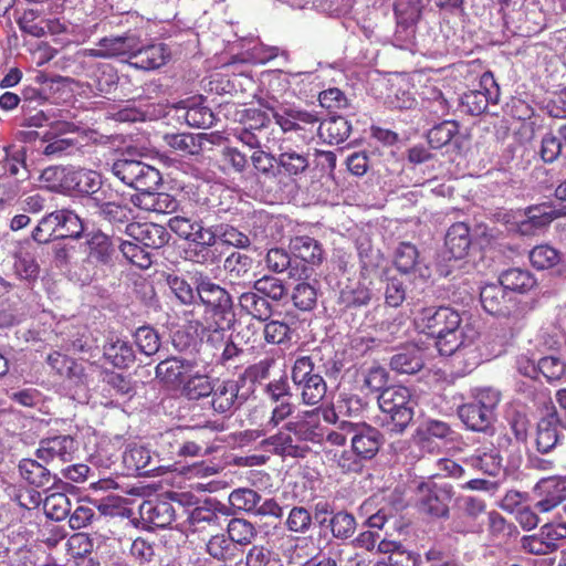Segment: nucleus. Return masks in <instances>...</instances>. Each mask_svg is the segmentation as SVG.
<instances>
[{"label": "nucleus", "mask_w": 566, "mask_h": 566, "mask_svg": "<svg viewBox=\"0 0 566 566\" xmlns=\"http://www.w3.org/2000/svg\"><path fill=\"white\" fill-rule=\"evenodd\" d=\"M418 329L436 338L440 355L451 356L470 346L480 333L474 322L463 319L450 306H423L415 313Z\"/></svg>", "instance_id": "nucleus-1"}, {"label": "nucleus", "mask_w": 566, "mask_h": 566, "mask_svg": "<svg viewBox=\"0 0 566 566\" xmlns=\"http://www.w3.org/2000/svg\"><path fill=\"white\" fill-rule=\"evenodd\" d=\"M480 301L485 312L493 316L506 318L512 329L520 331L525 316L523 307L518 305L515 295L500 281L485 284L480 291Z\"/></svg>", "instance_id": "nucleus-2"}, {"label": "nucleus", "mask_w": 566, "mask_h": 566, "mask_svg": "<svg viewBox=\"0 0 566 566\" xmlns=\"http://www.w3.org/2000/svg\"><path fill=\"white\" fill-rule=\"evenodd\" d=\"M111 171L125 185L137 191L155 190L161 182V175L158 169L140 160L130 159L125 156L116 159Z\"/></svg>", "instance_id": "nucleus-3"}, {"label": "nucleus", "mask_w": 566, "mask_h": 566, "mask_svg": "<svg viewBox=\"0 0 566 566\" xmlns=\"http://www.w3.org/2000/svg\"><path fill=\"white\" fill-rule=\"evenodd\" d=\"M410 391L403 386H391L381 390L378 405L381 411L390 417L391 431L402 432L413 417Z\"/></svg>", "instance_id": "nucleus-4"}, {"label": "nucleus", "mask_w": 566, "mask_h": 566, "mask_svg": "<svg viewBox=\"0 0 566 566\" xmlns=\"http://www.w3.org/2000/svg\"><path fill=\"white\" fill-rule=\"evenodd\" d=\"M193 283L197 286V298L206 307L209 317L235 315L232 296L226 287L214 283L202 272L195 274Z\"/></svg>", "instance_id": "nucleus-5"}, {"label": "nucleus", "mask_w": 566, "mask_h": 566, "mask_svg": "<svg viewBox=\"0 0 566 566\" xmlns=\"http://www.w3.org/2000/svg\"><path fill=\"white\" fill-rule=\"evenodd\" d=\"M338 429L349 433L352 450L364 461L374 459L384 444L382 433L364 421L353 422L343 420Z\"/></svg>", "instance_id": "nucleus-6"}, {"label": "nucleus", "mask_w": 566, "mask_h": 566, "mask_svg": "<svg viewBox=\"0 0 566 566\" xmlns=\"http://www.w3.org/2000/svg\"><path fill=\"white\" fill-rule=\"evenodd\" d=\"M264 394L274 403V407L269 419L261 424L263 434L276 428L294 411V405L291 402L293 394L286 376H281L279 379H273L266 384Z\"/></svg>", "instance_id": "nucleus-7"}, {"label": "nucleus", "mask_w": 566, "mask_h": 566, "mask_svg": "<svg viewBox=\"0 0 566 566\" xmlns=\"http://www.w3.org/2000/svg\"><path fill=\"white\" fill-rule=\"evenodd\" d=\"M452 495V488L449 485L421 482L416 489V505L420 512L432 517L448 518Z\"/></svg>", "instance_id": "nucleus-8"}, {"label": "nucleus", "mask_w": 566, "mask_h": 566, "mask_svg": "<svg viewBox=\"0 0 566 566\" xmlns=\"http://www.w3.org/2000/svg\"><path fill=\"white\" fill-rule=\"evenodd\" d=\"M500 88L490 72H485L480 78V90H472L461 97V107L470 115H480L486 112L489 104H497Z\"/></svg>", "instance_id": "nucleus-9"}, {"label": "nucleus", "mask_w": 566, "mask_h": 566, "mask_svg": "<svg viewBox=\"0 0 566 566\" xmlns=\"http://www.w3.org/2000/svg\"><path fill=\"white\" fill-rule=\"evenodd\" d=\"M168 226L179 238L190 241L193 245H216L218 228L206 227L202 221L192 220L185 216H175L169 219Z\"/></svg>", "instance_id": "nucleus-10"}, {"label": "nucleus", "mask_w": 566, "mask_h": 566, "mask_svg": "<svg viewBox=\"0 0 566 566\" xmlns=\"http://www.w3.org/2000/svg\"><path fill=\"white\" fill-rule=\"evenodd\" d=\"M533 491L538 497L535 510L548 513L566 501V476L554 475L541 479Z\"/></svg>", "instance_id": "nucleus-11"}, {"label": "nucleus", "mask_w": 566, "mask_h": 566, "mask_svg": "<svg viewBox=\"0 0 566 566\" xmlns=\"http://www.w3.org/2000/svg\"><path fill=\"white\" fill-rule=\"evenodd\" d=\"M76 450V442L71 436H56L41 440L35 454L46 464L54 461L65 463L73 461Z\"/></svg>", "instance_id": "nucleus-12"}, {"label": "nucleus", "mask_w": 566, "mask_h": 566, "mask_svg": "<svg viewBox=\"0 0 566 566\" xmlns=\"http://www.w3.org/2000/svg\"><path fill=\"white\" fill-rule=\"evenodd\" d=\"M125 233L144 248L156 250L165 247L170 240V234L166 228L153 222L128 223Z\"/></svg>", "instance_id": "nucleus-13"}, {"label": "nucleus", "mask_w": 566, "mask_h": 566, "mask_svg": "<svg viewBox=\"0 0 566 566\" xmlns=\"http://www.w3.org/2000/svg\"><path fill=\"white\" fill-rule=\"evenodd\" d=\"M558 413L553 407L552 411L541 418L535 431V448L541 454L553 452L562 441V434L558 430Z\"/></svg>", "instance_id": "nucleus-14"}, {"label": "nucleus", "mask_w": 566, "mask_h": 566, "mask_svg": "<svg viewBox=\"0 0 566 566\" xmlns=\"http://www.w3.org/2000/svg\"><path fill=\"white\" fill-rule=\"evenodd\" d=\"M539 156L546 164L562 160L566 167V124L546 132L541 139Z\"/></svg>", "instance_id": "nucleus-15"}, {"label": "nucleus", "mask_w": 566, "mask_h": 566, "mask_svg": "<svg viewBox=\"0 0 566 566\" xmlns=\"http://www.w3.org/2000/svg\"><path fill=\"white\" fill-rule=\"evenodd\" d=\"M170 57V52L166 44L157 43L147 46L137 44V50H134L130 65L140 70H154L163 66Z\"/></svg>", "instance_id": "nucleus-16"}, {"label": "nucleus", "mask_w": 566, "mask_h": 566, "mask_svg": "<svg viewBox=\"0 0 566 566\" xmlns=\"http://www.w3.org/2000/svg\"><path fill=\"white\" fill-rule=\"evenodd\" d=\"M193 366L190 360L168 358L156 366V377L166 386L177 388L185 382L186 374L190 373Z\"/></svg>", "instance_id": "nucleus-17"}, {"label": "nucleus", "mask_w": 566, "mask_h": 566, "mask_svg": "<svg viewBox=\"0 0 566 566\" xmlns=\"http://www.w3.org/2000/svg\"><path fill=\"white\" fill-rule=\"evenodd\" d=\"M235 315L222 317H207L203 334L208 345L220 349L222 345L229 342L233 335Z\"/></svg>", "instance_id": "nucleus-18"}, {"label": "nucleus", "mask_w": 566, "mask_h": 566, "mask_svg": "<svg viewBox=\"0 0 566 566\" xmlns=\"http://www.w3.org/2000/svg\"><path fill=\"white\" fill-rule=\"evenodd\" d=\"M133 202L143 210L156 213H172L178 208V201L171 195L154 190L140 191L133 197Z\"/></svg>", "instance_id": "nucleus-19"}, {"label": "nucleus", "mask_w": 566, "mask_h": 566, "mask_svg": "<svg viewBox=\"0 0 566 566\" xmlns=\"http://www.w3.org/2000/svg\"><path fill=\"white\" fill-rule=\"evenodd\" d=\"M265 264L268 270L274 273L287 271L291 277L307 276V266L304 264L300 265L287 251L281 248H272L268 251Z\"/></svg>", "instance_id": "nucleus-20"}, {"label": "nucleus", "mask_w": 566, "mask_h": 566, "mask_svg": "<svg viewBox=\"0 0 566 566\" xmlns=\"http://www.w3.org/2000/svg\"><path fill=\"white\" fill-rule=\"evenodd\" d=\"M139 511L142 518L153 527L165 528L175 520V509L168 501H146Z\"/></svg>", "instance_id": "nucleus-21"}, {"label": "nucleus", "mask_w": 566, "mask_h": 566, "mask_svg": "<svg viewBox=\"0 0 566 566\" xmlns=\"http://www.w3.org/2000/svg\"><path fill=\"white\" fill-rule=\"evenodd\" d=\"M238 305L242 313L250 315L260 322H266L273 313L271 302L260 295L252 287L239 295Z\"/></svg>", "instance_id": "nucleus-22"}, {"label": "nucleus", "mask_w": 566, "mask_h": 566, "mask_svg": "<svg viewBox=\"0 0 566 566\" xmlns=\"http://www.w3.org/2000/svg\"><path fill=\"white\" fill-rule=\"evenodd\" d=\"M455 431L444 421L428 420L419 429L421 448L433 451L438 444L433 446V440L438 439L443 443L453 442L455 440Z\"/></svg>", "instance_id": "nucleus-23"}, {"label": "nucleus", "mask_w": 566, "mask_h": 566, "mask_svg": "<svg viewBox=\"0 0 566 566\" xmlns=\"http://www.w3.org/2000/svg\"><path fill=\"white\" fill-rule=\"evenodd\" d=\"M390 367L398 374L413 375L423 367V353L415 346L408 345L390 358Z\"/></svg>", "instance_id": "nucleus-24"}, {"label": "nucleus", "mask_w": 566, "mask_h": 566, "mask_svg": "<svg viewBox=\"0 0 566 566\" xmlns=\"http://www.w3.org/2000/svg\"><path fill=\"white\" fill-rule=\"evenodd\" d=\"M103 350L105 358L118 368L128 367L136 358L129 342L116 335H112L107 338Z\"/></svg>", "instance_id": "nucleus-25"}, {"label": "nucleus", "mask_w": 566, "mask_h": 566, "mask_svg": "<svg viewBox=\"0 0 566 566\" xmlns=\"http://www.w3.org/2000/svg\"><path fill=\"white\" fill-rule=\"evenodd\" d=\"M290 249L294 254V260L304 261L307 264H321L324 259V250L322 244L312 237L300 235L295 237L290 242Z\"/></svg>", "instance_id": "nucleus-26"}, {"label": "nucleus", "mask_w": 566, "mask_h": 566, "mask_svg": "<svg viewBox=\"0 0 566 566\" xmlns=\"http://www.w3.org/2000/svg\"><path fill=\"white\" fill-rule=\"evenodd\" d=\"M227 507L218 501L206 500L201 505L195 507L188 515V522L195 531L200 524L207 523L210 526H220V514L224 515Z\"/></svg>", "instance_id": "nucleus-27"}, {"label": "nucleus", "mask_w": 566, "mask_h": 566, "mask_svg": "<svg viewBox=\"0 0 566 566\" xmlns=\"http://www.w3.org/2000/svg\"><path fill=\"white\" fill-rule=\"evenodd\" d=\"M139 38L133 33H125L118 36H106L101 39L96 45L103 46L106 59L128 56L130 62L134 50H137Z\"/></svg>", "instance_id": "nucleus-28"}, {"label": "nucleus", "mask_w": 566, "mask_h": 566, "mask_svg": "<svg viewBox=\"0 0 566 566\" xmlns=\"http://www.w3.org/2000/svg\"><path fill=\"white\" fill-rule=\"evenodd\" d=\"M458 415L462 422L473 431L486 432L495 420V415H492L478 405L469 401L458 408Z\"/></svg>", "instance_id": "nucleus-29"}, {"label": "nucleus", "mask_w": 566, "mask_h": 566, "mask_svg": "<svg viewBox=\"0 0 566 566\" xmlns=\"http://www.w3.org/2000/svg\"><path fill=\"white\" fill-rule=\"evenodd\" d=\"M211 407L218 413H226L231 411L239 399V385L235 380H223L217 386H213V391L210 395Z\"/></svg>", "instance_id": "nucleus-30"}, {"label": "nucleus", "mask_w": 566, "mask_h": 566, "mask_svg": "<svg viewBox=\"0 0 566 566\" xmlns=\"http://www.w3.org/2000/svg\"><path fill=\"white\" fill-rule=\"evenodd\" d=\"M276 165L277 174H284L294 179L307 171L310 158L307 154L297 153L290 148L279 154Z\"/></svg>", "instance_id": "nucleus-31"}, {"label": "nucleus", "mask_w": 566, "mask_h": 566, "mask_svg": "<svg viewBox=\"0 0 566 566\" xmlns=\"http://www.w3.org/2000/svg\"><path fill=\"white\" fill-rule=\"evenodd\" d=\"M471 245L469 227L463 222L452 224L446 234V247L454 259H462L468 254Z\"/></svg>", "instance_id": "nucleus-32"}, {"label": "nucleus", "mask_w": 566, "mask_h": 566, "mask_svg": "<svg viewBox=\"0 0 566 566\" xmlns=\"http://www.w3.org/2000/svg\"><path fill=\"white\" fill-rule=\"evenodd\" d=\"M88 255L101 264H109L116 253V245L113 240L101 231L88 234L86 241Z\"/></svg>", "instance_id": "nucleus-33"}, {"label": "nucleus", "mask_w": 566, "mask_h": 566, "mask_svg": "<svg viewBox=\"0 0 566 566\" xmlns=\"http://www.w3.org/2000/svg\"><path fill=\"white\" fill-rule=\"evenodd\" d=\"M166 144L181 156L198 155L202 151L205 134H167Z\"/></svg>", "instance_id": "nucleus-34"}, {"label": "nucleus", "mask_w": 566, "mask_h": 566, "mask_svg": "<svg viewBox=\"0 0 566 566\" xmlns=\"http://www.w3.org/2000/svg\"><path fill=\"white\" fill-rule=\"evenodd\" d=\"M251 287L269 302L280 303L289 296L287 287L284 282L270 274H264L258 280L252 281Z\"/></svg>", "instance_id": "nucleus-35"}, {"label": "nucleus", "mask_w": 566, "mask_h": 566, "mask_svg": "<svg viewBox=\"0 0 566 566\" xmlns=\"http://www.w3.org/2000/svg\"><path fill=\"white\" fill-rule=\"evenodd\" d=\"M81 169L49 167L43 170L42 179L53 181L52 187H59L65 191H76L80 184Z\"/></svg>", "instance_id": "nucleus-36"}, {"label": "nucleus", "mask_w": 566, "mask_h": 566, "mask_svg": "<svg viewBox=\"0 0 566 566\" xmlns=\"http://www.w3.org/2000/svg\"><path fill=\"white\" fill-rule=\"evenodd\" d=\"M306 417L311 420L298 419L290 421L285 424L287 431H293L296 440L319 442L323 438L322 429L313 422V419H317V412L315 410L307 411Z\"/></svg>", "instance_id": "nucleus-37"}, {"label": "nucleus", "mask_w": 566, "mask_h": 566, "mask_svg": "<svg viewBox=\"0 0 566 566\" xmlns=\"http://www.w3.org/2000/svg\"><path fill=\"white\" fill-rule=\"evenodd\" d=\"M352 126L343 116H334L319 125V136L328 144L337 145L347 139Z\"/></svg>", "instance_id": "nucleus-38"}, {"label": "nucleus", "mask_w": 566, "mask_h": 566, "mask_svg": "<svg viewBox=\"0 0 566 566\" xmlns=\"http://www.w3.org/2000/svg\"><path fill=\"white\" fill-rule=\"evenodd\" d=\"M253 260L251 256L232 252L223 262V270L226 271L230 282L235 284L240 280L250 277Z\"/></svg>", "instance_id": "nucleus-39"}, {"label": "nucleus", "mask_w": 566, "mask_h": 566, "mask_svg": "<svg viewBox=\"0 0 566 566\" xmlns=\"http://www.w3.org/2000/svg\"><path fill=\"white\" fill-rule=\"evenodd\" d=\"M20 475L36 488L48 486L52 475L49 469L32 459H22L19 463Z\"/></svg>", "instance_id": "nucleus-40"}, {"label": "nucleus", "mask_w": 566, "mask_h": 566, "mask_svg": "<svg viewBox=\"0 0 566 566\" xmlns=\"http://www.w3.org/2000/svg\"><path fill=\"white\" fill-rule=\"evenodd\" d=\"M60 233L56 237L78 239L84 226L80 217L72 210L60 209L53 211Z\"/></svg>", "instance_id": "nucleus-41"}, {"label": "nucleus", "mask_w": 566, "mask_h": 566, "mask_svg": "<svg viewBox=\"0 0 566 566\" xmlns=\"http://www.w3.org/2000/svg\"><path fill=\"white\" fill-rule=\"evenodd\" d=\"M500 282L514 294V292L525 293L536 285L535 277L526 270L510 269L500 276Z\"/></svg>", "instance_id": "nucleus-42"}, {"label": "nucleus", "mask_w": 566, "mask_h": 566, "mask_svg": "<svg viewBox=\"0 0 566 566\" xmlns=\"http://www.w3.org/2000/svg\"><path fill=\"white\" fill-rule=\"evenodd\" d=\"M563 209H558L551 201H545L538 205H533L524 210V217L531 219L537 228L543 229L552 221L564 214Z\"/></svg>", "instance_id": "nucleus-43"}, {"label": "nucleus", "mask_w": 566, "mask_h": 566, "mask_svg": "<svg viewBox=\"0 0 566 566\" xmlns=\"http://www.w3.org/2000/svg\"><path fill=\"white\" fill-rule=\"evenodd\" d=\"M291 433H293V431H287L284 428V431H280L276 434L271 436L264 441V443L272 446L273 451L276 454L294 458L303 457L306 449L297 446L295 443L296 438H293Z\"/></svg>", "instance_id": "nucleus-44"}, {"label": "nucleus", "mask_w": 566, "mask_h": 566, "mask_svg": "<svg viewBox=\"0 0 566 566\" xmlns=\"http://www.w3.org/2000/svg\"><path fill=\"white\" fill-rule=\"evenodd\" d=\"M123 462L128 470L139 474H147L156 469L150 468V451L142 446L127 448L123 454Z\"/></svg>", "instance_id": "nucleus-45"}, {"label": "nucleus", "mask_w": 566, "mask_h": 566, "mask_svg": "<svg viewBox=\"0 0 566 566\" xmlns=\"http://www.w3.org/2000/svg\"><path fill=\"white\" fill-rule=\"evenodd\" d=\"M98 208V213L113 224H124L129 221L132 210L126 205L115 201H102L99 197L92 198Z\"/></svg>", "instance_id": "nucleus-46"}, {"label": "nucleus", "mask_w": 566, "mask_h": 566, "mask_svg": "<svg viewBox=\"0 0 566 566\" xmlns=\"http://www.w3.org/2000/svg\"><path fill=\"white\" fill-rule=\"evenodd\" d=\"M458 133L459 125L455 120H443L428 132V143L432 148L439 149L450 144Z\"/></svg>", "instance_id": "nucleus-47"}, {"label": "nucleus", "mask_w": 566, "mask_h": 566, "mask_svg": "<svg viewBox=\"0 0 566 566\" xmlns=\"http://www.w3.org/2000/svg\"><path fill=\"white\" fill-rule=\"evenodd\" d=\"M45 515L53 521H63L71 512V501L64 493H52L43 501Z\"/></svg>", "instance_id": "nucleus-48"}, {"label": "nucleus", "mask_w": 566, "mask_h": 566, "mask_svg": "<svg viewBox=\"0 0 566 566\" xmlns=\"http://www.w3.org/2000/svg\"><path fill=\"white\" fill-rule=\"evenodd\" d=\"M256 536V530L252 523L243 518H232L228 524V538L234 545L251 544Z\"/></svg>", "instance_id": "nucleus-49"}, {"label": "nucleus", "mask_w": 566, "mask_h": 566, "mask_svg": "<svg viewBox=\"0 0 566 566\" xmlns=\"http://www.w3.org/2000/svg\"><path fill=\"white\" fill-rule=\"evenodd\" d=\"M395 14L397 18V27L394 34V43L400 49H409L416 33L415 20L410 19V17H405L403 13L399 11L398 7H395Z\"/></svg>", "instance_id": "nucleus-50"}, {"label": "nucleus", "mask_w": 566, "mask_h": 566, "mask_svg": "<svg viewBox=\"0 0 566 566\" xmlns=\"http://www.w3.org/2000/svg\"><path fill=\"white\" fill-rule=\"evenodd\" d=\"M213 391L210 378L206 375L196 374L189 377L182 386V395L190 400H199L208 397Z\"/></svg>", "instance_id": "nucleus-51"}, {"label": "nucleus", "mask_w": 566, "mask_h": 566, "mask_svg": "<svg viewBox=\"0 0 566 566\" xmlns=\"http://www.w3.org/2000/svg\"><path fill=\"white\" fill-rule=\"evenodd\" d=\"M538 531L543 535L542 538L546 541L552 553L557 552L566 545V522H548L542 525Z\"/></svg>", "instance_id": "nucleus-52"}, {"label": "nucleus", "mask_w": 566, "mask_h": 566, "mask_svg": "<svg viewBox=\"0 0 566 566\" xmlns=\"http://www.w3.org/2000/svg\"><path fill=\"white\" fill-rule=\"evenodd\" d=\"M328 526L334 537L347 539L352 537L356 531V520L353 514L339 511L329 518Z\"/></svg>", "instance_id": "nucleus-53"}, {"label": "nucleus", "mask_w": 566, "mask_h": 566, "mask_svg": "<svg viewBox=\"0 0 566 566\" xmlns=\"http://www.w3.org/2000/svg\"><path fill=\"white\" fill-rule=\"evenodd\" d=\"M234 545L224 534L211 536L206 544L207 553L219 562H231L234 558Z\"/></svg>", "instance_id": "nucleus-54"}, {"label": "nucleus", "mask_w": 566, "mask_h": 566, "mask_svg": "<svg viewBox=\"0 0 566 566\" xmlns=\"http://www.w3.org/2000/svg\"><path fill=\"white\" fill-rule=\"evenodd\" d=\"M291 300L300 311H311L317 302V291L315 286L307 282L297 283L291 294Z\"/></svg>", "instance_id": "nucleus-55"}, {"label": "nucleus", "mask_w": 566, "mask_h": 566, "mask_svg": "<svg viewBox=\"0 0 566 566\" xmlns=\"http://www.w3.org/2000/svg\"><path fill=\"white\" fill-rule=\"evenodd\" d=\"M530 261L534 268L546 270L555 266L560 261V254L553 247L542 244L531 250Z\"/></svg>", "instance_id": "nucleus-56"}, {"label": "nucleus", "mask_w": 566, "mask_h": 566, "mask_svg": "<svg viewBox=\"0 0 566 566\" xmlns=\"http://www.w3.org/2000/svg\"><path fill=\"white\" fill-rule=\"evenodd\" d=\"M296 390L300 392L303 403L314 406L323 400L326 395L327 386L324 378L321 376L298 385Z\"/></svg>", "instance_id": "nucleus-57"}, {"label": "nucleus", "mask_w": 566, "mask_h": 566, "mask_svg": "<svg viewBox=\"0 0 566 566\" xmlns=\"http://www.w3.org/2000/svg\"><path fill=\"white\" fill-rule=\"evenodd\" d=\"M261 500V495L252 489H237L229 495V503L232 507L249 513H254L256 504Z\"/></svg>", "instance_id": "nucleus-58"}, {"label": "nucleus", "mask_w": 566, "mask_h": 566, "mask_svg": "<svg viewBox=\"0 0 566 566\" xmlns=\"http://www.w3.org/2000/svg\"><path fill=\"white\" fill-rule=\"evenodd\" d=\"M418 258L419 253L413 244L401 242L396 250L395 264L400 272L409 273L416 269Z\"/></svg>", "instance_id": "nucleus-59"}, {"label": "nucleus", "mask_w": 566, "mask_h": 566, "mask_svg": "<svg viewBox=\"0 0 566 566\" xmlns=\"http://www.w3.org/2000/svg\"><path fill=\"white\" fill-rule=\"evenodd\" d=\"M135 343L140 353L146 356L156 354L160 347L157 332L149 326H142L135 333Z\"/></svg>", "instance_id": "nucleus-60"}, {"label": "nucleus", "mask_w": 566, "mask_h": 566, "mask_svg": "<svg viewBox=\"0 0 566 566\" xmlns=\"http://www.w3.org/2000/svg\"><path fill=\"white\" fill-rule=\"evenodd\" d=\"M318 377L321 375L314 371V363L310 356H302L295 359L291 371V378L295 387Z\"/></svg>", "instance_id": "nucleus-61"}, {"label": "nucleus", "mask_w": 566, "mask_h": 566, "mask_svg": "<svg viewBox=\"0 0 566 566\" xmlns=\"http://www.w3.org/2000/svg\"><path fill=\"white\" fill-rule=\"evenodd\" d=\"M184 118L189 126L197 128H209L214 122L212 111L202 105H192L188 107L185 112Z\"/></svg>", "instance_id": "nucleus-62"}, {"label": "nucleus", "mask_w": 566, "mask_h": 566, "mask_svg": "<svg viewBox=\"0 0 566 566\" xmlns=\"http://www.w3.org/2000/svg\"><path fill=\"white\" fill-rule=\"evenodd\" d=\"M119 250L127 260L139 268L146 269L151 264L149 254L145 252L144 247L132 239L120 241Z\"/></svg>", "instance_id": "nucleus-63"}, {"label": "nucleus", "mask_w": 566, "mask_h": 566, "mask_svg": "<svg viewBox=\"0 0 566 566\" xmlns=\"http://www.w3.org/2000/svg\"><path fill=\"white\" fill-rule=\"evenodd\" d=\"M243 128L259 134H268L271 127V118L266 112L250 108L244 112Z\"/></svg>", "instance_id": "nucleus-64"}]
</instances>
